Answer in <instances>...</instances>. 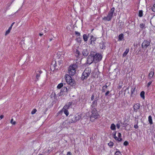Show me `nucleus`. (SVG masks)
I'll return each mask as SVG.
<instances>
[{"label":"nucleus","mask_w":155,"mask_h":155,"mask_svg":"<svg viewBox=\"0 0 155 155\" xmlns=\"http://www.w3.org/2000/svg\"><path fill=\"white\" fill-rule=\"evenodd\" d=\"M116 126L114 124H111L110 128L112 130H115L116 129Z\"/></svg>","instance_id":"obj_31"},{"label":"nucleus","mask_w":155,"mask_h":155,"mask_svg":"<svg viewBox=\"0 0 155 155\" xmlns=\"http://www.w3.org/2000/svg\"><path fill=\"white\" fill-rule=\"evenodd\" d=\"M91 72V70L90 68H86L82 74L81 80L83 81H84V80H86L89 77Z\"/></svg>","instance_id":"obj_2"},{"label":"nucleus","mask_w":155,"mask_h":155,"mask_svg":"<svg viewBox=\"0 0 155 155\" xmlns=\"http://www.w3.org/2000/svg\"><path fill=\"white\" fill-rule=\"evenodd\" d=\"M11 30L10 29H8L5 32V35H7L9 33Z\"/></svg>","instance_id":"obj_51"},{"label":"nucleus","mask_w":155,"mask_h":155,"mask_svg":"<svg viewBox=\"0 0 155 155\" xmlns=\"http://www.w3.org/2000/svg\"><path fill=\"white\" fill-rule=\"evenodd\" d=\"M91 72V70L90 68H86L82 74L81 80L83 81H84V80H86L89 77Z\"/></svg>","instance_id":"obj_3"},{"label":"nucleus","mask_w":155,"mask_h":155,"mask_svg":"<svg viewBox=\"0 0 155 155\" xmlns=\"http://www.w3.org/2000/svg\"><path fill=\"white\" fill-rule=\"evenodd\" d=\"M152 11L153 12H155V4H154L153 6L151 8Z\"/></svg>","instance_id":"obj_50"},{"label":"nucleus","mask_w":155,"mask_h":155,"mask_svg":"<svg viewBox=\"0 0 155 155\" xmlns=\"http://www.w3.org/2000/svg\"><path fill=\"white\" fill-rule=\"evenodd\" d=\"M154 74V70L153 69L149 73L148 78L150 79H151V78H152Z\"/></svg>","instance_id":"obj_21"},{"label":"nucleus","mask_w":155,"mask_h":155,"mask_svg":"<svg viewBox=\"0 0 155 155\" xmlns=\"http://www.w3.org/2000/svg\"><path fill=\"white\" fill-rule=\"evenodd\" d=\"M67 155H72V153L70 152H68L67 153Z\"/></svg>","instance_id":"obj_57"},{"label":"nucleus","mask_w":155,"mask_h":155,"mask_svg":"<svg viewBox=\"0 0 155 155\" xmlns=\"http://www.w3.org/2000/svg\"><path fill=\"white\" fill-rule=\"evenodd\" d=\"M115 8L114 7L112 8L108 13V15L107 17H104L103 19L104 21H110L111 19Z\"/></svg>","instance_id":"obj_5"},{"label":"nucleus","mask_w":155,"mask_h":155,"mask_svg":"<svg viewBox=\"0 0 155 155\" xmlns=\"http://www.w3.org/2000/svg\"><path fill=\"white\" fill-rule=\"evenodd\" d=\"M89 35V34L87 35L85 34H84L83 35V39L84 41H87Z\"/></svg>","instance_id":"obj_23"},{"label":"nucleus","mask_w":155,"mask_h":155,"mask_svg":"<svg viewBox=\"0 0 155 155\" xmlns=\"http://www.w3.org/2000/svg\"><path fill=\"white\" fill-rule=\"evenodd\" d=\"M117 139H115V140L117 141L118 143L120 142L123 140V139L121 137L120 138L117 137Z\"/></svg>","instance_id":"obj_42"},{"label":"nucleus","mask_w":155,"mask_h":155,"mask_svg":"<svg viewBox=\"0 0 155 155\" xmlns=\"http://www.w3.org/2000/svg\"><path fill=\"white\" fill-rule=\"evenodd\" d=\"M68 72L70 74V75L73 76L75 74L76 71H69V70H68Z\"/></svg>","instance_id":"obj_27"},{"label":"nucleus","mask_w":155,"mask_h":155,"mask_svg":"<svg viewBox=\"0 0 155 155\" xmlns=\"http://www.w3.org/2000/svg\"><path fill=\"white\" fill-rule=\"evenodd\" d=\"M91 115L90 116V119L94 118V119H97L99 118V115L98 113L97 109H91Z\"/></svg>","instance_id":"obj_7"},{"label":"nucleus","mask_w":155,"mask_h":155,"mask_svg":"<svg viewBox=\"0 0 155 155\" xmlns=\"http://www.w3.org/2000/svg\"><path fill=\"white\" fill-rule=\"evenodd\" d=\"M110 91H107V92H106L105 94V96H110L111 97L112 95V94L111 93H110Z\"/></svg>","instance_id":"obj_34"},{"label":"nucleus","mask_w":155,"mask_h":155,"mask_svg":"<svg viewBox=\"0 0 155 155\" xmlns=\"http://www.w3.org/2000/svg\"><path fill=\"white\" fill-rule=\"evenodd\" d=\"M98 100V97H97V96H96V97L95 99L93 101H96V102L97 103V101Z\"/></svg>","instance_id":"obj_54"},{"label":"nucleus","mask_w":155,"mask_h":155,"mask_svg":"<svg viewBox=\"0 0 155 155\" xmlns=\"http://www.w3.org/2000/svg\"><path fill=\"white\" fill-rule=\"evenodd\" d=\"M141 47H139L137 50L136 51V54H140L141 53Z\"/></svg>","instance_id":"obj_29"},{"label":"nucleus","mask_w":155,"mask_h":155,"mask_svg":"<svg viewBox=\"0 0 155 155\" xmlns=\"http://www.w3.org/2000/svg\"><path fill=\"white\" fill-rule=\"evenodd\" d=\"M89 54L88 50L87 49H84L82 51V58L83 56L87 57Z\"/></svg>","instance_id":"obj_12"},{"label":"nucleus","mask_w":155,"mask_h":155,"mask_svg":"<svg viewBox=\"0 0 155 155\" xmlns=\"http://www.w3.org/2000/svg\"><path fill=\"white\" fill-rule=\"evenodd\" d=\"M68 124H69V120H67L63 122L62 125L63 126L66 127L67 126Z\"/></svg>","instance_id":"obj_30"},{"label":"nucleus","mask_w":155,"mask_h":155,"mask_svg":"<svg viewBox=\"0 0 155 155\" xmlns=\"http://www.w3.org/2000/svg\"><path fill=\"white\" fill-rule=\"evenodd\" d=\"M152 140L153 141L154 143H155V135L154 134L152 136Z\"/></svg>","instance_id":"obj_45"},{"label":"nucleus","mask_w":155,"mask_h":155,"mask_svg":"<svg viewBox=\"0 0 155 155\" xmlns=\"http://www.w3.org/2000/svg\"><path fill=\"white\" fill-rule=\"evenodd\" d=\"M148 121L149 122V123L150 124H153V122L152 121V118L151 116L150 115L148 117Z\"/></svg>","instance_id":"obj_28"},{"label":"nucleus","mask_w":155,"mask_h":155,"mask_svg":"<svg viewBox=\"0 0 155 155\" xmlns=\"http://www.w3.org/2000/svg\"><path fill=\"white\" fill-rule=\"evenodd\" d=\"M107 86L106 84L104 86H103L102 87V89L101 90L102 92V93H104L105 92V90L107 88Z\"/></svg>","instance_id":"obj_33"},{"label":"nucleus","mask_w":155,"mask_h":155,"mask_svg":"<svg viewBox=\"0 0 155 155\" xmlns=\"http://www.w3.org/2000/svg\"><path fill=\"white\" fill-rule=\"evenodd\" d=\"M38 73H37L36 74V79L35 81H38L39 80V78L40 77V74L42 73V71H38Z\"/></svg>","instance_id":"obj_20"},{"label":"nucleus","mask_w":155,"mask_h":155,"mask_svg":"<svg viewBox=\"0 0 155 155\" xmlns=\"http://www.w3.org/2000/svg\"><path fill=\"white\" fill-rule=\"evenodd\" d=\"M152 82V81H150L149 82H148L147 83V86L148 87H149L150 86V84H151Z\"/></svg>","instance_id":"obj_52"},{"label":"nucleus","mask_w":155,"mask_h":155,"mask_svg":"<svg viewBox=\"0 0 155 155\" xmlns=\"http://www.w3.org/2000/svg\"><path fill=\"white\" fill-rule=\"evenodd\" d=\"M135 88H134V89L132 88L131 91V95L130 96L131 97H133V92L135 91Z\"/></svg>","instance_id":"obj_47"},{"label":"nucleus","mask_w":155,"mask_h":155,"mask_svg":"<svg viewBox=\"0 0 155 155\" xmlns=\"http://www.w3.org/2000/svg\"><path fill=\"white\" fill-rule=\"evenodd\" d=\"M123 144L126 146H128L129 144V143L127 141H124V143H123Z\"/></svg>","instance_id":"obj_43"},{"label":"nucleus","mask_w":155,"mask_h":155,"mask_svg":"<svg viewBox=\"0 0 155 155\" xmlns=\"http://www.w3.org/2000/svg\"><path fill=\"white\" fill-rule=\"evenodd\" d=\"M73 103V102L71 101L67 103L63 107V109H66L68 110L71 106Z\"/></svg>","instance_id":"obj_16"},{"label":"nucleus","mask_w":155,"mask_h":155,"mask_svg":"<svg viewBox=\"0 0 155 155\" xmlns=\"http://www.w3.org/2000/svg\"><path fill=\"white\" fill-rule=\"evenodd\" d=\"M143 11L142 10H139V11L138 16L139 17H141L143 16Z\"/></svg>","instance_id":"obj_35"},{"label":"nucleus","mask_w":155,"mask_h":155,"mask_svg":"<svg viewBox=\"0 0 155 155\" xmlns=\"http://www.w3.org/2000/svg\"><path fill=\"white\" fill-rule=\"evenodd\" d=\"M94 94H93L91 96V101H94Z\"/></svg>","instance_id":"obj_48"},{"label":"nucleus","mask_w":155,"mask_h":155,"mask_svg":"<svg viewBox=\"0 0 155 155\" xmlns=\"http://www.w3.org/2000/svg\"><path fill=\"white\" fill-rule=\"evenodd\" d=\"M93 55L92 51H91L90 53V54L87 57V64H90L94 62L93 61Z\"/></svg>","instance_id":"obj_10"},{"label":"nucleus","mask_w":155,"mask_h":155,"mask_svg":"<svg viewBox=\"0 0 155 155\" xmlns=\"http://www.w3.org/2000/svg\"><path fill=\"white\" fill-rule=\"evenodd\" d=\"M151 42V40L150 39L144 40L142 43V48L145 50L150 45Z\"/></svg>","instance_id":"obj_6"},{"label":"nucleus","mask_w":155,"mask_h":155,"mask_svg":"<svg viewBox=\"0 0 155 155\" xmlns=\"http://www.w3.org/2000/svg\"><path fill=\"white\" fill-rule=\"evenodd\" d=\"M75 34L76 35H77V37L78 36H80L81 35L80 33L78 31H75Z\"/></svg>","instance_id":"obj_49"},{"label":"nucleus","mask_w":155,"mask_h":155,"mask_svg":"<svg viewBox=\"0 0 155 155\" xmlns=\"http://www.w3.org/2000/svg\"><path fill=\"white\" fill-rule=\"evenodd\" d=\"M140 26L141 29V30H143V28H145V24L144 23L140 24Z\"/></svg>","instance_id":"obj_39"},{"label":"nucleus","mask_w":155,"mask_h":155,"mask_svg":"<svg viewBox=\"0 0 155 155\" xmlns=\"http://www.w3.org/2000/svg\"><path fill=\"white\" fill-rule=\"evenodd\" d=\"M140 104L139 103H137L135 104L134 107L136 108V109H139L140 107Z\"/></svg>","instance_id":"obj_36"},{"label":"nucleus","mask_w":155,"mask_h":155,"mask_svg":"<svg viewBox=\"0 0 155 155\" xmlns=\"http://www.w3.org/2000/svg\"><path fill=\"white\" fill-rule=\"evenodd\" d=\"M134 128H135L136 129H137L139 127L137 125V123L136 124H135L134 126Z\"/></svg>","instance_id":"obj_55"},{"label":"nucleus","mask_w":155,"mask_h":155,"mask_svg":"<svg viewBox=\"0 0 155 155\" xmlns=\"http://www.w3.org/2000/svg\"><path fill=\"white\" fill-rule=\"evenodd\" d=\"M129 51V48H128V49L127 48L126 49L125 51L123 54V58L125 57L127 55V54L128 53Z\"/></svg>","instance_id":"obj_25"},{"label":"nucleus","mask_w":155,"mask_h":155,"mask_svg":"<svg viewBox=\"0 0 155 155\" xmlns=\"http://www.w3.org/2000/svg\"><path fill=\"white\" fill-rule=\"evenodd\" d=\"M117 151H116L115 153V155H122L121 152L117 149H116Z\"/></svg>","instance_id":"obj_37"},{"label":"nucleus","mask_w":155,"mask_h":155,"mask_svg":"<svg viewBox=\"0 0 155 155\" xmlns=\"http://www.w3.org/2000/svg\"><path fill=\"white\" fill-rule=\"evenodd\" d=\"M118 123H119L120 124H123V123L120 120L118 121Z\"/></svg>","instance_id":"obj_59"},{"label":"nucleus","mask_w":155,"mask_h":155,"mask_svg":"<svg viewBox=\"0 0 155 155\" xmlns=\"http://www.w3.org/2000/svg\"><path fill=\"white\" fill-rule=\"evenodd\" d=\"M65 78L67 84L68 83V82H70L71 80L73 79L70 75L68 74H66L65 75Z\"/></svg>","instance_id":"obj_15"},{"label":"nucleus","mask_w":155,"mask_h":155,"mask_svg":"<svg viewBox=\"0 0 155 155\" xmlns=\"http://www.w3.org/2000/svg\"><path fill=\"white\" fill-rule=\"evenodd\" d=\"M116 133H117V131H115L112 134L113 137L114 138V139L115 140L117 139V137L116 136Z\"/></svg>","instance_id":"obj_40"},{"label":"nucleus","mask_w":155,"mask_h":155,"mask_svg":"<svg viewBox=\"0 0 155 155\" xmlns=\"http://www.w3.org/2000/svg\"><path fill=\"white\" fill-rule=\"evenodd\" d=\"M63 83H61L59 84L57 86V88L58 89H60L62 88L63 86Z\"/></svg>","instance_id":"obj_38"},{"label":"nucleus","mask_w":155,"mask_h":155,"mask_svg":"<svg viewBox=\"0 0 155 155\" xmlns=\"http://www.w3.org/2000/svg\"><path fill=\"white\" fill-rule=\"evenodd\" d=\"M99 46L100 48L102 49H105V42L102 41L99 44Z\"/></svg>","instance_id":"obj_18"},{"label":"nucleus","mask_w":155,"mask_h":155,"mask_svg":"<svg viewBox=\"0 0 155 155\" xmlns=\"http://www.w3.org/2000/svg\"><path fill=\"white\" fill-rule=\"evenodd\" d=\"M12 26L11 25V26L9 27V28H8L9 29H10V30H11L12 28Z\"/></svg>","instance_id":"obj_62"},{"label":"nucleus","mask_w":155,"mask_h":155,"mask_svg":"<svg viewBox=\"0 0 155 155\" xmlns=\"http://www.w3.org/2000/svg\"><path fill=\"white\" fill-rule=\"evenodd\" d=\"M81 114H77L76 115L71 114L69 116V124L75 123L81 118Z\"/></svg>","instance_id":"obj_1"},{"label":"nucleus","mask_w":155,"mask_h":155,"mask_svg":"<svg viewBox=\"0 0 155 155\" xmlns=\"http://www.w3.org/2000/svg\"><path fill=\"white\" fill-rule=\"evenodd\" d=\"M133 108H134V110L136 111V112H137V111L136 110H137V109H136V108H135V107H133Z\"/></svg>","instance_id":"obj_61"},{"label":"nucleus","mask_w":155,"mask_h":155,"mask_svg":"<svg viewBox=\"0 0 155 155\" xmlns=\"http://www.w3.org/2000/svg\"><path fill=\"white\" fill-rule=\"evenodd\" d=\"M64 111V114L66 115V116H68L69 115V112L68 110L66 109H63V108L61 110L60 112H61Z\"/></svg>","instance_id":"obj_24"},{"label":"nucleus","mask_w":155,"mask_h":155,"mask_svg":"<svg viewBox=\"0 0 155 155\" xmlns=\"http://www.w3.org/2000/svg\"><path fill=\"white\" fill-rule=\"evenodd\" d=\"M54 67L55 68V66H56V62H55V63L54 65Z\"/></svg>","instance_id":"obj_63"},{"label":"nucleus","mask_w":155,"mask_h":155,"mask_svg":"<svg viewBox=\"0 0 155 155\" xmlns=\"http://www.w3.org/2000/svg\"><path fill=\"white\" fill-rule=\"evenodd\" d=\"M120 124L119 123H117L116 124V127L118 129H119L120 128Z\"/></svg>","instance_id":"obj_53"},{"label":"nucleus","mask_w":155,"mask_h":155,"mask_svg":"<svg viewBox=\"0 0 155 155\" xmlns=\"http://www.w3.org/2000/svg\"><path fill=\"white\" fill-rule=\"evenodd\" d=\"M77 67V66L76 64H73L71 65L69 67L68 70L71 71H76V68Z\"/></svg>","instance_id":"obj_13"},{"label":"nucleus","mask_w":155,"mask_h":155,"mask_svg":"<svg viewBox=\"0 0 155 155\" xmlns=\"http://www.w3.org/2000/svg\"><path fill=\"white\" fill-rule=\"evenodd\" d=\"M94 63H97L100 62L102 59V55L100 53L92 51Z\"/></svg>","instance_id":"obj_4"},{"label":"nucleus","mask_w":155,"mask_h":155,"mask_svg":"<svg viewBox=\"0 0 155 155\" xmlns=\"http://www.w3.org/2000/svg\"><path fill=\"white\" fill-rule=\"evenodd\" d=\"M97 38L94 37L93 35H92L91 36L90 38L89 41V45H91L94 46L96 44Z\"/></svg>","instance_id":"obj_9"},{"label":"nucleus","mask_w":155,"mask_h":155,"mask_svg":"<svg viewBox=\"0 0 155 155\" xmlns=\"http://www.w3.org/2000/svg\"><path fill=\"white\" fill-rule=\"evenodd\" d=\"M4 117V116L3 115H1L0 116V118L1 119H2Z\"/></svg>","instance_id":"obj_60"},{"label":"nucleus","mask_w":155,"mask_h":155,"mask_svg":"<svg viewBox=\"0 0 155 155\" xmlns=\"http://www.w3.org/2000/svg\"><path fill=\"white\" fill-rule=\"evenodd\" d=\"M36 111H37V110L36 109H34L32 110L31 113L32 114H35L36 112Z\"/></svg>","instance_id":"obj_44"},{"label":"nucleus","mask_w":155,"mask_h":155,"mask_svg":"<svg viewBox=\"0 0 155 155\" xmlns=\"http://www.w3.org/2000/svg\"><path fill=\"white\" fill-rule=\"evenodd\" d=\"M122 87V86L121 85H120V84H119V86H118V88L119 89H120Z\"/></svg>","instance_id":"obj_58"},{"label":"nucleus","mask_w":155,"mask_h":155,"mask_svg":"<svg viewBox=\"0 0 155 155\" xmlns=\"http://www.w3.org/2000/svg\"><path fill=\"white\" fill-rule=\"evenodd\" d=\"M76 56L78 58H82V54L81 53L79 49H76L75 52Z\"/></svg>","instance_id":"obj_17"},{"label":"nucleus","mask_w":155,"mask_h":155,"mask_svg":"<svg viewBox=\"0 0 155 155\" xmlns=\"http://www.w3.org/2000/svg\"><path fill=\"white\" fill-rule=\"evenodd\" d=\"M118 138H120L121 137V134L120 133H118Z\"/></svg>","instance_id":"obj_56"},{"label":"nucleus","mask_w":155,"mask_h":155,"mask_svg":"<svg viewBox=\"0 0 155 155\" xmlns=\"http://www.w3.org/2000/svg\"><path fill=\"white\" fill-rule=\"evenodd\" d=\"M76 41L79 44H81L82 41V38L81 37H77L75 39Z\"/></svg>","instance_id":"obj_26"},{"label":"nucleus","mask_w":155,"mask_h":155,"mask_svg":"<svg viewBox=\"0 0 155 155\" xmlns=\"http://www.w3.org/2000/svg\"><path fill=\"white\" fill-rule=\"evenodd\" d=\"M92 76L94 78L98 77V73L97 72L93 71L91 73Z\"/></svg>","instance_id":"obj_22"},{"label":"nucleus","mask_w":155,"mask_h":155,"mask_svg":"<svg viewBox=\"0 0 155 155\" xmlns=\"http://www.w3.org/2000/svg\"><path fill=\"white\" fill-rule=\"evenodd\" d=\"M145 92L143 91H142L140 93V97L142 98H143V99H145Z\"/></svg>","instance_id":"obj_32"},{"label":"nucleus","mask_w":155,"mask_h":155,"mask_svg":"<svg viewBox=\"0 0 155 155\" xmlns=\"http://www.w3.org/2000/svg\"><path fill=\"white\" fill-rule=\"evenodd\" d=\"M70 91V89L69 87L68 88L65 86L62 87L61 90L60 92L59 93V96H61L62 95H66L68 94V91Z\"/></svg>","instance_id":"obj_8"},{"label":"nucleus","mask_w":155,"mask_h":155,"mask_svg":"<svg viewBox=\"0 0 155 155\" xmlns=\"http://www.w3.org/2000/svg\"><path fill=\"white\" fill-rule=\"evenodd\" d=\"M97 103L96 101H93L91 106V109H97Z\"/></svg>","instance_id":"obj_14"},{"label":"nucleus","mask_w":155,"mask_h":155,"mask_svg":"<svg viewBox=\"0 0 155 155\" xmlns=\"http://www.w3.org/2000/svg\"><path fill=\"white\" fill-rule=\"evenodd\" d=\"M108 145L110 147H112L114 145V143L113 142L110 141V142L108 143Z\"/></svg>","instance_id":"obj_41"},{"label":"nucleus","mask_w":155,"mask_h":155,"mask_svg":"<svg viewBox=\"0 0 155 155\" xmlns=\"http://www.w3.org/2000/svg\"><path fill=\"white\" fill-rule=\"evenodd\" d=\"M68 84L74 88H76L77 87L76 82L74 79L71 80L70 82H68Z\"/></svg>","instance_id":"obj_11"},{"label":"nucleus","mask_w":155,"mask_h":155,"mask_svg":"<svg viewBox=\"0 0 155 155\" xmlns=\"http://www.w3.org/2000/svg\"><path fill=\"white\" fill-rule=\"evenodd\" d=\"M43 35V34H41V33H39V35L40 36H42V35Z\"/></svg>","instance_id":"obj_64"},{"label":"nucleus","mask_w":155,"mask_h":155,"mask_svg":"<svg viewBox=\"0 0 155 155\" xmlns=\"http://www.w3.org/2000/svg\"><path fill=\"white\" fill-rule=\"evenodd\" d=\"M13 119L12 118L10 122L13 125H15L16 124V122L15 121H13Z\"/></svg>","instance_id":"obj_46"},{"label":"nucleus","mask_w":155,"mask_h":155,"mask_svg":"<svg viewBox=\"0 0 155 155\" xmlns=\"http://www.w3.org/2000/svg\"><path fill=\"white\" fill-rule=\"evenodd\" d=\"M124 35L123 34L121 33L120 34L118 37V40L120 41H124Z\"/></svg>","instance_id":"obj_19"}]
</instances>
